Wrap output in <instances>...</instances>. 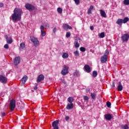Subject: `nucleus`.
I'll return each instance as SVG.
<instances>
[{
    "label": "nucleus",
    "instance_id": "f257e3e1",
    "mask_svg": "<svg viewBox=\"0 0 129 129\" xmlns=\"http://www.w3.org/2000/svg\"><path fill=\"white\" fill-rule=\"evenodd\" d=\"M23 14V11L22 9L20 8H16L13 11V14L12 15V19L14 22H17V21H20Z\"/></svg>",
    "mask_w": 129,
    "mask_h": 129
},
{
    "label": "nucleus",
    "instance_id": "f03ea898",
    "mask_svg": "<svg viewBox=\"0 0 129 129\" xmlns=\"http://www.w3.org/2000/svg\"><path fill=\"white\" fill-rule=\"evenodd\" d=\"M129 21V18L128 17H125L123 19H118L116 22V24L119 26H121L122 24H126L127 22Z\"/></svg>",
    "mask_w": 129,
    "mask_h": 129
},
{
    "label": "nucleus",
    "instance_id": "7ed1b4c3",
    "mask_svg": "<svg viewBox=\"0 0 129 129\" xmlns=\"http://www.w3.org/2000/svg\"><path fill=\"white\" fill-rule=\"evenodd\" d=\"M30 38L31 41L33 43L34 46L35 47L39 46L40 44V42L39 41V40H38V39L37 38H35L33 36H30Z\"/></svg>",
    "mask_w": 129,
    "mask_h": 129
},
{
    "label": "nucleus",
    "instance_id": "20e7f679",
    "mask_svg": "<svg viewBox=\"0 0 129 129\" xmlns=\"http://www.w3.org/2000/svg\"><path fill=\"white\" fill-rule=\"evenodd\" d=\"M69 67H68L67 65H64L63 69L61 71V74L63 76L67 75L69 73Z\"/></svg>",
    "mask_w": 129,
    "mask_h": 129
},
{
    "label": "nucleus",
    "instance_id": "39448f33",
    "mask_svg": "<svg viewBox=\"0 0 129 129\" xmlns=\"http://www.w3.org/2000/svg\"><path fill=\"white\" fill-rule=\"evenodd\" d=\"M15 107L16 101L15 99H13L10 101V109L11 112H13L14 110Z\"/></svg>",
    "mask_w": 129,
    "mask_h": 129
},
{
    "label": "nucleus",
    "instance_id": "423d86ee",
    "mask_svg": "<svg viewBox=\"0 0 129 129\" xmlns=\"http://www.w3.org/2000/svg\"><path fill=\"white\" fill-rule=\"evenodd\" d=\"M25 8L28 11H32L35 10V6L29 3H27L25 5Z\"/></svg>",
    "mask_w": 129,
    "mask_h": 129
},
{
    "label": "nucleus",
    "instance_id": "0eeeda50",
    "mask_svg": "<svg viewBox=\"0 0 129 129\" xmlns=\"http://www.w3.org/2000/svg\"><path fill=\"white\" fill-rule=\"evenodd\" d=\"M121 39L123 42H127L129 40V34H124L122 36H121Z\"/></svg>",
    "mask_w": 129,
    "mask_h": 129
},
{
    "label": "nucleus",
    "instance_id": "6e6552de",
    "mask_svg": "<svg viewBox=\"0 0 129 129\" xmlns=\"http://www.w3.org/2000/svg\"><path fill=\"white\" fill-rule=\"evenodd\" d=\"M59 123V120H56L55 121H54L52 122V127H53V129H59V127L58 126Z\"/></svg>",
    "mask_w": 129,
    "mask_h": 129
},
{
    "label": "nucleus",
    "instance_id": "1a4fd4ad",
    "mask_svg": "<svg viewBox=\"0 0 129 129\" xmlns=\"http://www.w3.org/2000/svg\"><path fill=\"white\" fill-rule=\"evenodd\" d=\"M0 82L3 84H6L7 82V78L3 75H0Z\"/></svg>",
    "mask_w": 129,
    "mask_h": 129
},
{
    "label": "nucleus",
    "instance_id": "9d476101",
    "mask_svg": "<svg viewBox=\"0 0 129 129\" xmlns=\"http://www.w3.org/2000/svg\"><path fill=\"white\" fill-rule=\"evenodd\" d=\"M21 62V57L20 56L16 57L15 58L14 64L15 66H17Z\"/></svg>",
    "mask_w": 129,
    "mask_h": 129
},
{
    "label": "nucleus",
    "instance_id": "9b49d317",
    "mask_svg": "<svg viewBox=\"0 0 129 129\" xmlns=\"http://www.w3.org/2000/svg\"><path fill=\"white\" fill-rule=\"evenodd\" d=\"M44 79V76L43 75H39L38 77H37V83H39L41 82V81H43Z\"/></svg>",
    "mask_w": 129,
    "mask_h": 129
},
{
    "label": "nucleus",
    "instance_id": "f8f14e48",
    "mask_svg": "<svg viewBox=\"0 0 129 129\" xmlns=\"http://www.w3.org/2000/svg\"><path fill=\"white\" fill-rule=\"evenodd\" d=\"M100 61L101 63H103L106 62V61H107V55H103L100 58Z\"/></svg>",
    "mask_w": 129,
    "mask_h": 129
},
{
    "label": "nucleus",
    "instance_id": "ddd939ff",
    "mask_svg": "<svg viewBox=\"0 0 129 129\" xmlns=\"http://www.w3.org/2000/svg\"><path fill=\"white\" fill-rule=\"evenodd\" d=\"M5 39H6L7 40V42L8 44H11L12 43H13V38H12V37H9L8 35L5 36Z\"/></svg>",
    "mask_w": 129,
    "mask_h": 129
},
{
    "label": "nucleus",
    "instance_id": "4468645a",
    "mask_svg": "<svg viewBox=\"0 0 129 129\" xmlns=\"http://www.w3.org/2000/svg\"><path fill=\"white\" fill-rule=\"evenodd\" d=\"M80 40V38L76 37L75 38V42L76 44H75V48H78L79 46H80V44L78 43V41Z\"/></svg>",
    "mask_w": 129,
    "mask_h": 129
},
{
    "label": "nucleus",
    "instance_id": "2eb2a0df",
    "mask_svg": "<svg viewBox=\"0 0 129 129\" xmlns=\"http://www.w3.org/2000/svg\"><path fill=\"white\" fill-rule=\"evenodd\" d=\"M63 28L64 30H72L73 28L72 26L68 25L67 24H64L63 25Z\"/></svg>",
    "mask_w": 129,
    "mask_h": 129
},
{
    "label": "nucleus",
    "instance_id": "dca6fc26",
    "mask_svg": "<svg viewBox=\"0 0 129 129\" xmlns=\"http://www.w3.org/2000/svg\"><path fill=\"white\" fill-rule=\"evenodd\" d=\"M84 68H85V71L87 73H90L91 72V69L88 64H86L85 67H84Z\"/></svg>",
    "mask_w": 129,
    "mask_h": 129
},
{
    "label": "nucleus",
    "instance_id": "f3484780",
    "mask_svg": "<svg viewBox=\"0 0 129 129\" xmlns=\"http://www.w3.org/2000/svg\"><path fill=\"white\" fill-rule=\"evenodd\" d=\"M28 77L26 76H24L22 79V85H25V83L26 82L27 80H28Z\"/></svg>",
    "mask_w": 129,
    "mask_h": 129
},
{
    "label": "nucleus",
    "instance_id": "a211bd4d",
    "mask_svg": "<svg viewBox=\"0 0 129 129\" xmlns=\"http://www.w3.org/2000/svg\"><path fill=\"white\" fill-rule=\"evenodd\" d=\"M100 15L102 18H107L106 12L102 10H100Z\"/></svg>",
    "mask_w": 129,
    "mask_h": 129
},
{
    "label": "nucleus",
    "instance_id": "6ab92c4d",
    "mask_svg": "<svg viewBox=\"0 0 129 129\" xmlns=\"http://www.w3.org/2000/svg\"><path fill=\"white\" fill-rule=\"evenodd\" d=\"M73 108H74L73 103L68 104L67 107H66V108H67V110H71V109H72Z\"/></svg>",
    "mask_w": 129,
    "mask_h": 129
},
{
    "label": "nucleus",
    "instance_id": "aec40b11",
    "mask_svg": "<svg viewBox=\"0 0 129 129\" xmlns=\"http://www.w3.org/2000/svg\"><path fill=\"white\" fill-rule=\"evenodd\" d=\"M105 118L107 120H111L112 118V115L111 114H107L105 115Z\"/></svg>",
    "mask_w": 129,
    "mask_h": 129
},
{
    "label": "nucleus",
    "instance_id": "412c9836",
    "mask_svg": "<svg viewBox=\"0 0 129 129\" xmlns=\"http://www.w3.org/2000/svg\"><path fill=\"white\" fill-rule=\"evenodd\" d=\"M91 97L92 99H93L94 100H95L97 95L95 93H91Z\"/></svg>",
    "mask_w": 129,
    "mask_h": 129
},
{
    "label": "nucleus",
    "instance_id": "4be33fe9",
    "mask_svg": "<svg viewBox=\"0 0 129 129\" xmlns=\"http://www.w3.org/2000/svg\"><path fill=\"white\" fill-rule=\"evenodd\" d=\"M123 87L120 82L119 83V85L117 86V91H121L122 90Z\"/></svg>",
    "mask_w": 129,
    "mask_h": 129
},
{
    "label": "nucleus",
    "instance_id": "5701e85b",
    "mask_svg": "<svg viewBox=\"0 0 129 129\" xmlns=\"http://www.w3.org/2000/svg\"><path fill=\"white\" fill-rule=\"evenodd\" d=\"M68 101L70 103H73L74 101V98L73 97H70L68 98Z\"/></svg>",
    "mask_w": 129,
    "mask_h": 129
},
{
    "label": "nucleus",
    "instance_id": "b1692460",
    "mask_svg": "<svg viewBox=\"0 0 129 129\" xmlns=\"http://www.w3.org/2000/svg\"><path fill=\"white\" fill-rule=\"evenodd\" d=\"M20 47H21V48L22 49H23V50L25 49L26 45L24 42L20 43Z\"/></svg>",
    "mask_w": 129,
    "mask_h": 129
},
{
    "label": "nucleus",
    "instance_id": "393cba45",
    "mask_svg": "<svg viewBox=\"0 0 129 129\" xmlns=\"http://www.w3.org/2000/svg\"><path fill=\"white\" fill-rule=\"evenodd\" d=\"M62 57L63 59H67L69 57V54L67 53H63Z\"/></svg>",
    "mask_w": 129,
    "mask_h": 129
},
{
    "label": "nucleus",
    "instance_id": "a878e982",
    "mask_svg": "<svg viewBox=\"0 0 129 129\" xmlns=\"http://www.w3.org/2000/svg\"><path fill=\"white\" fill-rule=\"evenodd\" d=\"M98 36L101 38H103L105 37L104 32H102L100 34H99Z\"/></svg>",
    "mask_w": 129,
    "mask_h": 129
},
{
    "label": "nucleus",
    "instance_id": "bb28decb",
    "mask_svg": "<svg viewBox=\"0 0 129 129\" xmlns=\"http://www.w3.org/2000/svg\"><path fill=\"white\" fill-rule=\"evenodd\" d=\"M57 11L59 14H61L62 13V9L60 8H57Z\"/></svg>",
    "mask_w": 129,
    "mask_h": 129
},
{
    "label": "nucleus",
    "instance_id": "cd10ccee",
    "mask_svg": "<svg viewBox=\"0 0 129 129\" xmlns=\"http://www.w3.org/2000/svg\"><path fill=\"white\" fill-rule=\"evenodd\" d=\"M97 76V72L96 71H94L93 72V76L94 78H96Z\"/></svg>",
    "mask_w": 129,
    "mask_h": 129
},
{
    "label": "nucleus",
    "instance_id": "c85d7f7f",
    "mask_svg": "<svg viewBox=\"0 0 129 129\" xmlns=\"http://www.w3.org/2000/svg\"><path fill=\"white\" fill-rule=\"evenodd\" d=\"M123 4L125 5H129V0H124Z\"/></svg>",
    "mask_w": 129,
    "mask_h": 129
},
{
    "label": "nucleus",
    "instance_id": "c756f323",
    "mask_svg": "<svg viewBox=\"0 0 129 129\" xmlns=\"http://www.w3.org/2000/svg\"><path fill=\"white\" fill-rule=\"evenodd\" d=\"M106 105H107V107L110 108L111 105V103L110 101H107L106 102Z\"/></svg>",
    "mask_w": 129,
    "mask_h": 129
},
{
    "label": "nucleus",
    "instance_id": "7c9ffc66",
    "mask_svg": "<svg viewBox=\"0 0 129 129\" xmlns=\"http://www.w3.org/2000/svg\"><path fill=\"white\" fill-rule=\"evenodd\" d=\"M80 50L83 52H85L86 51L85 47H81L80 48Z\"/></svg>",
    "mask_w": 129,
    "mask_h": 129
},
{
    "label": "nucleus",
    "instance_id": "2f4dec72",
    "mask_svg": "<svg viewBox=\"0 0 129 129\" xmlns=\"http://www.w3.org/2000/svg\"><path fill=\"white\" fill-rule=\"evenodd\" d=\"M41 34L42 37H44L46 35V32L44 31H41Z\"/></svg>",
    "mask_w": 129,
    "mask_h": 129
},
{
    "label": "nucleus",
    "instance_id": "473e14b6",
    "mask_svg": "<svg viewBox=\"0 0 129 129\" xmlns=\"http://www.w3.org/2000/svg\"><path fill=\"white\" fill-rule=\"evenodd\" d=\"M74 54L76 56H79V51L78 50H76L74 52Z\"/></svg>",
    "mask_w": 129,
    "mask_h": 129
},
{
    "label": "nucleus",
    "instance_id": "72a5a7b5",
    "mask_svg": "<svg viewBox=\"0 0 129 129\" xmlns=\"http://www.w3.org/2000/svg\"><path fill=\"white\" fill-rule=\"evenodd\" d=\"M71 33L70 32H68L67 33V34H66V37H67V38H69L70 37H71Z\"/></svg>",
    "mask_w": 129,
    "mask_h": 129
},
{
    "label": "nucleus",
    "instance_id": "f704fd0d",
    "mask_svg": "<svg viewBox=\"0 0 129 129\" xmlns=\"http://www.w3.org/2000/svg\"><path fill=\"white\" fill-rule=\"evenodd\" d=\"M84 100L85 101H88L89 100V97L87 96H83Z\"/></svg>",
    "mask_w": 129,
    "mask_h": 129
},
{
    "label": "nucleus",
    "instance_id": "c9c22d12",
    "mask_svg": "<svg viewBox=\"0 0 129 129\" xmlns=\"http://www.w3.org/2000/svg\"><path fill=\"white\" fill-rule=\"evenodd\" d=\"M122 128L123 129H128L129 128V126L128 125H127V124H125L124 125V126L122 127Z\"/></svg>",
    "mask_w": 129,
    "mask_h": 129
},
{
    "label": "nucleus",
    "instance_id": "e433bc0d",
    "mask_svg": "<svg viewBox=\"0 0 129 129\" xmlns=\"http://www.w3.org/2000/svg\"><path fill=\"white\" fill-rule=\"evenodd\" d=\"M6 116V113L5 112H1V117H3Z\"/></svg>",
    "mask_w": 129,
    "mask_h": 129
},
{
    "label": "nucleus",
    "instance_id": "4c0bfd02",
    "mask_svg": "<svg viewBox=\"0 0 129 129\" xmlns=\"http://www.w3.org/2000/svg\"><path fill=\"white\" fill-rule=\"evenodd\" d=\"M4 48H5V49H9V44H6V45H4Z\"/></svg>",
    "mask_w": 129,
    "mask_h": 129
},
{
    "label": "nucleus",
    "instance_id": "58836bf2",
    "mask_svg": "<svg viewBox=\"0 0 129 129\" xmlns=\"http://www.w3.org/2000/svg\"><path fill=\"white\" fill-rule=\"evenodd\" d=\"M109 54V51H108V49L106 50L104 55L107 56V55Z\"/></svg>",
    "mask_w": 129,
    "mask_h": 129
},
{
    "label": "nucleus",
    "instance_id": "ea45409f",
    "mask_svg": "<svg viewBox=\"0 0 129 129\" xmlns=\"http://www.w3.org/2000/svg\"><path fill=\"white\" fill-rule=\"evenodd\" d=\"M79 74V72L77 71H76L75 73H74V75L75 76H78Z\"/></svg>",
    "mask_w": 129,
    "mask_h": 129
},
{
    "label": "nucleus",
    "instance_id": "a19ab883",
    "mask_svg": "<svg viewBox=\"0 0 129 129\" xmlns=\"http://www.w3.org/2000/svg\"><path fill=\"white\" fill-rule=\"evenodd\" d=\"M74 2H75L76 5H79L80 3L79 0H74Z\"/></svg>",
    "mask_w": 129,
    "mask_h": 129
},
{
    "label": "nucleus",
    "instance_id": "79ce46f5",
    "mask_svg": "<svg viewBox=\"0 0 129 129\" xmlns=\"http://www.w3.org/2000/svg\"><path fill=\"white\" fill-rule=\"evenodd\" d=\"M87 14L88 15L92 14V10L88 9L87 12Z\"/></svg>",
    "mask_w": 129,
    "mask_h": 129
},
{
    "label": "nucleus",
    "instance_id": "37998d69",
    "mask_svg": "<svg viewBox=\"0 0 129 129\" xmlns=\"http://www.w3.org/2000/svg\"><path fill=\"white\" fill-rule=\"evenodd\" d=\"M93 9H94V7L92 6V5H91L90 6V8H89V10H91V11H92L93 10Z\"/></svg>",
    "mask_w": 129,
    "mask_h": 129
},
{
    "label": "nucleus",
    "instance_id": "c03bdc74",
    "mask_svg": "<svg viewBox=\"0 0 129 129\" xmlns=\"http://www.w3.org/2000/svg\"><path fill=\"white\" fill-rule=\"evenodd\" d=\"M44 28V26L43 25H41V27H40V30H41V31H43Z\"/></svg>",
    "mask_w": 129,
    "mask_h": 129
},
{
    "label": "nucleus",
    "instance_id": "a18cd8bd",
    "mask_svg": "<svg viewBox=\"0 0 129 129\" xmlns=\"http://www.w3.org/2000/svg\"><path fill=\"white\" fill-rule=\"evenodd\" d=\"M70 119V117L69 116H67L65 117V120H69Z\"/></svg>",
    "mask_w": 129,
    "mask_h": 129
},
{
    "label": "nucleus",
    "instance_id": "49530a36",
    "mask_svg": "<svg viewBox=\"0 0 129 129\" xmlns=\"http://www.w3.org/2000/svg\"><path fill=\"white\" fill-rule=\"evenodd\" d=\"M56 30H57V28H55L53 29V33H55Z\"/></svg>",
    "mask_w": 129,
    "mask_h": 129
},
{
    "label": "nucleus",
    "instance_id": "de8ad7c7",
    "mask_svg": "<svg viewBox=\"0 0 129 129\" xmlns=\"http://www.w3.org/2000/svg\"><path fill=\"white\" fill-rule=\"evenodd\" d=\"M33 89L34 90H37L38 89L37 85H36V86H34Z\"/></svg>",
    "mask_w": 129,
    "mask_h": 129
},
{
    "label": "nucleus",
    "instance_id": "09e8293b",
    "mask_svg": "<svg viewBox=\"0 0 129 129\" xmlns=\"http://www.w3.org/2000/svg\"><path fill=\"white\" fill-rule=\"evenodd\" d=\"M45 26L46 27V28H49V25L48 23H45Z\"/></svg>",
    "mask_w": 129,
    "mask_h": 129
},
{
    "label": "nucleus",
    "instance_id": "8fccbe9b",
    "mask_svg": "<svg viewBox=\"0 0 129 129\" xmlns=\"http://www.w3.org/2000/svg\"><path fill=\"white\" fill-rule=\"evenodd\" d=\"M4 6V4L1 3H0V8H2Z\"/></svg>",
    "mask_w": 129,
    "mask_h": 129
},
{
    "label": "nucleus",
    "instance_id": "3c124183",
    "mask_svg": "<svg viewBox=\"0 0 129 129\" xmlns=\"http://www.w3.org/2000/svg\"><path fill=\"white\" fill-rule=\"evenodd\" d=\"M90 30H94V27H93V26H90Z\"/></svg>",
    "mask_w": 129,
    "mask_h": 129
},
{
    "label": "nucleus",
    "instance_id": "603ef678",
    "mask_svg": "<svg viewBox=\"0 0 129 129\" xmlns=\"http://www.w3.org/2000/svg\"><path fill=\"white\" fill-rule=\"evenodd\" d=\"M112 87H115L114 83H113Z\"/></svg>",
    "mask_w": 129,
    "mask_h": 129
}]
</instances>
